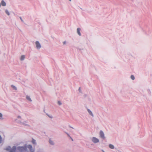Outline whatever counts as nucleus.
<instances>
[{"label": "nucleus", "instance_id": "nucleus-5", "mask_svg": "<svg viewBox=\"0 0 152 152\" xmlns=\"http://www.w3.org/2000/svg\"><path fill=\"white\" fill-rule=\"evenodd\" d=\"M35 43H36V47L37 48L39 49L41 48V46L40 45V43L38 41L36 42Z\"/></svg>", "mask_w": 152, "mask_h": 152}, {"label": "nucleus", "instance_id": "nucleus-12", "mask_svg": "<svg viewBox=\"0 0 152 152\" xmlns=\"http://www.w3.org/2000/svg\"><path fill=\"white\" fill-rule=\"evenodd\" d=\"M25 58V56L24 55H22L21 56V58H20V60H24V59Z\"/></svg>", "mask_w": 152, "mask_h": 152}, {"label": "nucleus", "instance_id": "nucleus-13", "mask_svg": "<svg viewBox=\"0 0 152 152\" xmlns=\"http://www.w3.org/2000/svg\"><path fill=\"white\" fill-rule=\"evenodd\" d=\"M32 142L34 144H35L36 143V141L34 139H33L32 140Z\"/></svg>", "mask_w": 152, "mask_h": 152}, {"label": "nucleus", "instance_id": "nucleus-8", "mask_svg": "<svg viewBox=\"0 0 152 152\" xmlns=\"http://www.w3.org/2000/svg\"><path fill=\"white\" fill-rule=\"evenodd\" d=\"M1 4L2 6H3L6 5V3L4 0H2L1 2Z\"/></svg>", "mask_w": 152, "mask_h": 152}, {"label": "nucleus", "instance_id": "nucleus-17", "mask_svg": "<svg viewBox=\"0 0 152 152\" xmlns=\"http://www.w3.org/2000/svg\"><path fill=\"white\" fill-rule=\"evenodd\" d=\"M12 88H13L14 89H15V90H16V88L15 87V86H14L13 85H12Z\"/></svg>", "mask_w": 152, "mask_h": 152}, {"label": "nucleus", "instance_id": "nucleus-4", "mask_svg": "<svg viewBox=\"0 0 152 152\" xmlns=\"http://www.w3.org/2000/svg\"><path fill=\"white\" fill-rule=\"evenodd\" d=\"M92 141L94 143H96L99 142V140L97 138L93 137L92 139Z\"/></svg>", "mask_w": 152, "mask_h": 152}, {"label": "nucleus", "instance_id": "nucleus-2", "mask_svg": "<svg viewBox=\"0 0 152 152\" xmlns=\"http://www.w3.org/2000/svg\"><path fill=\"white\" fill-rule=\"evenodd\" d=\"M6 150L7 151L10 150V152H15L16 150V147L15 146H13L11 149L10 147H8L6 148Z\"/></svg>", "mask_w": 152, "mask_h": 152}, {"label": "nucleus", "instance_id": "nucleus-16", "mask_svg": "<svg viewBox=\"0 0 152 152\" xmlns=\"http://www.w3.org/2000/svg\"><path fill=\"white\" fill-rule=\"evenodd\" d=\"M6 14L8 15H10V13L7 10H6L5 11Z\"/></svg>", "mask_w": 152, "mask_h": 152}, {"label": "nucleus", "instance_id": "nucleus-22", "mask_svg": "<svg viewBox=\"0 0 152 152\" xmlns=\"http://www.w3.org/2000/svg\"><path fill=\"white\" fill-rule=\"evenodd\" d=\"M18 118H20V116H18Z\"/></svg>", "mask_w": 152, "mask_h": 152}, {"label": "nucleus", "instance_id": "nucleus-18", "mask_svg": "<svg viewBox=\"0 0 152 152\" xmlns=\"http://www.w3.org/2000/svg\"><path fill=\"white\" fill-rule=\"evenodd\" d=\"M58 104L59 105H60L61 104V103L60 101H58Z\"/></svg>", "mask_w": 152, "mask_h": 152}, {"label": "nucleus", "instance_id": "nucleus-3", "mask_svg": "<svg viewBox=\"0 0 152 152\" xmlns=\"http://www.w3.org/2000/svg\"><path fill=\"white\" fill-rule=\"evenodd\" d=\"M28 148L29 149L30 151L31 152H34V149L32 148V146L31 145H28L27 146Z\"/></svg>", "mask_w": 152, "mask_h": 152}, {"label": "nucleus", "instance_id": "nucleus-15", "mask_svg": "<svg viewBox=\"0 0 152 152\" xmlns=\"http://www.w3.org/2000/svg\"><path fill=\"white\" fill-rule=\"evenodd\" d=\"M50 143L52 145H53V141H52L51 140H50L49 141Z\"/></svg>", "mask_w": 152, "mask_h": 152}, {"label": "nucleus", "instance_id": "nucleus-9", "mask_svg": "<svg viewBox=\"0 0 152 152\" xmlns=\"http://www.w3.org/2000/svg\"><path fill=\"white\" fill-rule=\"evenodd\" d=\"M88 112L90 114V115H91L92 116H93V114L92 112L90 110H89V109H88Z\"/></svg>", "mask_w": 152, "mask_h": 152}, {"label": "nucleus", "instance_id": "nucleus-1", "mask_svg": "<svg viewBox=\"0 0 152 152\" xmlns=\"http://www.w3.org/2000/svg\"><path fill=\"white\" fill-rule=\"evenodd\" d=\"M18 152H24L27 151V147L26 146L19 147L18 148Z\"/></svg>", "mask_w": 152, "mask_h": 152}, {"label": "nucleus", "instance_id": "nucleus-21", "mask_svg": "<svg viewBox=\"0 0 152 152\" xmlns=\"http://www.w3.org/2000/svg\"><path fill=\"white\" fill-rule=\"evenodd\" d=\"M80 88H79V90L80 91Z\"/></svg>", "mask_w": 152, "mask_h": 152}, {"label": "nucleus", "instance_id": "nucleus-7", "mask_svg": "<svg viewBox=\"0 0 152 152\" xmlns=\"http://www.w3.org/2000/svg\"><path fill=\"white\" fill-rule=\"evenodd\" d=\"M80 28H78L77 29V31L78 34L80 36L81 35V34L80 33Z\"/></svg>", "mask_w": 152, "mask_h": 152}, {"label": "nucleus", "instance_id": "nucleus-24", "mask_svg": "<svg viewBox=\"0 0 152 152\" xmlns=\"http://www.w3.org/2000/svg\"><path fill=\"white\" fill-rule=\"evenodd\" d=\"M69 1H71V0H69Z\"/></svg>", "mask_w": 152, "mask_h": 152}, {"label": "nucleus", "instance_id": "nucleus-14", "mask_svg": "<svg viewBox=\"0 0 152 152\" xmlns=\"http://www.w3.org/2000/svg\"><path fill=\"white\" fill-rule=\"evenodd\" d=\"M131 78L133 80H134L135 78L134 76L133 75H132L131 76Z\"/></svg>", "mask_w": 152, "mask_h": 152}, {"label": "nucleus", "instance_id": "nucleus-23", "mask_svg": "<svg viewBox=\"0 0 152 152\" xmlns=\"http://www.w3.org/2000/svg\"><path fill=\"white\" fill-rule=\"evenodd\" d=\"M72 141L73 140V139H72Z\"/></svg>", "mask_w": 152, "mask_h": 152}, {"label": "nucleus", "instance_id": "nucleus-10", "mask_svg": "<svg viewBox=\"0 0 152 152\" xmlns=\"http://www.w3.org/2000/svg\"><path fill=\"white\" fill-rule=\"evenodd\" d=\"M109 147H110V148L111 149H113L114 148V146L113 145H112V144H110L109 145Z\"/></svg>", "mask_w": 152, "mask_h": 152}, {"label": "nucleus", "instance_id": "nucleus-20", "mask_svg": "<svg viewBox=\"0 0 152 152\" xmlns=\"http://www.w3.org/2000/svg\"><path fill=\"white\" fill-rule=\"evenodd\" d=\"M65 43H66L65 42H63V43H64V44H65Z\"/></svg>", "mask_w": 152, "mask_h": 152}, {"label": "nucleus", "instance_id": "nucleus-6", "mask_svg": "<svg viewBox=\"0 0 152 152\" xmlns=\"http://www.w3.org/2000/svg\"><path fill=\"white\" fill-rule=\"evenodd\" d=\"M100 135L101 137L103 138H104V134L102 131H101L100 133Z\"/></svg>", "mask_w": 152, "mask_h": 152}, {"label": "nucleus", "instance_id": "nucleus-19", "mask_svg": "<svg viewBox=\"0 0 152 152\" xmlns=\"http://www.w3.org/2000/svg\"><path fill=\"white\" fill-rule=\"evenodd\" d=\"M0 118H2V115L1 113H0Z\"/></svg>", "mask_w": 152, "mask_h": 152}, {"label": "nucleus", "instance_id": "nucleus-11", "mask_svg": "<svg viewBox=\"0 0 152 152\" xmlns=\"http://www.w3.org/2000/svg\"><path fill=\"white\" fill-rule=\"evenodd\" d=\"M26 98L27 99L29 100L30 101H31V100L30 97L28 96H26Z\"/></svg>", "mask_w": 152, "mask_h": 152}]
</instances>
